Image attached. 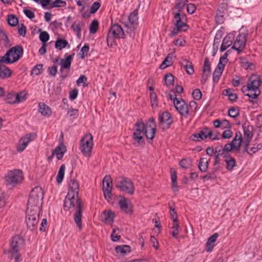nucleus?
Wrapping results in <instances>:
<instances>
[{"instance_id": "nucleus-1", "label": "nucleus", "mask_w": 262, "mask_h": 262, "mask_svg": "<svg viewBox=\"0 0 262 262\" xmlns=\"http://www.w3.org/2000/svg\"><path fill=\"white\" fill-rule=\"evenodd\" d=\"M63 207L65 211L71 212L72 210H75L74 221L79 229H81L82 227L81 224L82 205L78 195L71 193L67 194L64 201Z\"/></svg>"}, {"instance_id": "nucleus-2", "label": "nucleus", "mask_w": 262, "mask_h": 262, "mask_svg": "<svg viewBox=\"0 0 262 262\" xmlns=\"http://www.w3.org/2000/svg\"><path fill=\"white\" fill-rule=\"evenodd\" d=\"M43 195V190L40 187L34 188L30 192L27 209L40 210L42 204Z\"/></svg>"}, {"instance_id": "nucleus-3", "label": "nucleus", "mask_w": 262, "mask_h": 262, "mask_svg": "<svg viewBox=\"0 0 262 262\" xmlns=\"http://www.w3.org/2000/svg\"><path fill=\"white\" fill-rule=\"evenodd\" d=\"M261 83V80L258 75H251L248 79L246 85V90L248 91L246 95L253 99L256 98L260 94L259 88Z\"/></svg>"}, {"instance_id": "nucleus-4", "label": "nucleus", "mask_w": 262, "mask_h": 262, "mask_svg": "<svg viewBox=\"0 0 262 262\" xmlns=\"http://www.w3.org/2000/svg\"><path fill=\"white\" fill-rule=\"evenodd\" d=\"M24 243V239L21 237L19 236H14L11 242L10 249L7 252L9 258H14L16 262H18L20 259L18 251L23 248Z\"/></svg>"}, {"instance_id": "nucleus-5", "label": "nucleus", "mask_w": 262, "mask_h": 262, "mask_svg": "<svg viewBox=\"0 0 262 262\" xmlns=\"http://www.w3.org/2000/svg\"><path fill=\"white\" fill-rule=\"evenodd\" d=\"M23 49L19 46L14 47L9 50L5 55L0 59V62L12 63L17 61L23 55Z\"/></svg>"}, {"instance_id": "nucleus-6", "label": "nucleus", "mask_w": 262, "mask_h": 262, "mask_svg": "<svg viewBox=\"0 0 262 262\" xmlns=\"http://www.w3.org/2000/svg\"><path fill=\"white\" fill-rule=\"evenodd\" d=\"M145 125L141 121H138L133 128V143L136 146L143 145L144 144Z\"/></svg>"}, {"instance_id": "nucleus-7", "label": "nucleus", "mask_w": 262, "mask_h": 262, "mask_svg": "<svg viewBox=\"0 0 262 262\" xmlns=\"http://www.w3.org/2000/svg\"><path fill=\"white\" fill-rule=\"evenodd\" d=\"M24 180L23 172L19 169L9 171L5 176L7 186L15 187L21 183Z\"/></svg>"}, {"instance_id": "nucleus-8", "label": "nucleus", "mask_w": 262, "mask_h": 262, "mask_svg": "<svg viewBox=\"0 0 262 262\" xmlns=\"http://www.w3.org/2000/svg\"><path fill=\"white\" fill-rule=\"evenodd\" d=\"M116 187L129 194H133L135 187L132 181L128 178L119 177L115 180Z\"/></svg>"}, {"instance_id": "nucleus-9", "label": "nucleus", "mask_w": 262, "mask_h": 262, "mask_svg": "<svg viewBox=\"0 0 262 262\" xmlns=\"http://www.w3.org/2000/svg\"><path fill=\"white\" fill-rule=\"evenodd\" d=\"M93 146V137L91 134H87L81 140L80 144L81 151L85 156L90 157Z\"/></svg>"}, {"instance_id": "nucleus-10", "label": "nucleus", "mask_w": 262, "mask_h": 262, "mask_svg": "<svg viewBox=\"0 0 262 262\" xmlns=\"http://www.w3.org/2000/svg\"><path fill=\"white\" fill-rule=\"evenodd\" d=\"M40 210L27 209L26 210V223L28 228L33 230L38 224Z\"/></svg>"}, {"instance_id": "nucleus-11", "label": "nucleus", "mask_w": 262, "mask_h": 262, "mask_svg": "<svg viewBox=\"0 0 262 262\" xmlns=\"http://www.w3.org/2000/svg\"><path fill=\"white\" fill-rule=\"evenodd\" d=\"M124 36L125 33L122 27L118 24L113 25L108 33L107 37V43L109 45L110 41L112 43L115 39L124 38Z\"/></svg>"}, {"instance_id": "nucleus-12", "label": "nucleus", "mask_w": 262, "mask_h": 262, "mask_svg": "<svg viewBox=\"0 0 262 262\" xmlns=\"http://www.w3.org/2000/svg\"><path fill=\"white\" fill-rule=\"evenodd\" d=\"M173 105L176 110L181 116L186 118H188L189 112L188 106L183 99L179 98L176 99L175 101H174Z\"/></svg>"}, {"instance_id": "nucleus-13", "label": "nucleus", "mask_w": 262, "mask_h": 262, "mask_svg": "<svg viewBox=\"0 0 262 262\" xmlns=\"http://www.w3.org/2000/svg\"><path fill=\"white\" fill-rule=\"evenodd\" d=\"M186 16L184 13L176 12L174 13V18L176 20V27L181 31H185L188 29V26L185 22Z\"/></svg>"}, {"instance_id": "nucleus-14", "label": "nucleus", "mask_w": 262, "mask_h": 262, "mask_svg": "<svg viewBox=\"0 0 262 262\" xmlns=\"http://www.w3.org/2000/svg\"><path fill=\"white\" fill-rule=\"evenodd\" d=\"M159 124L163 129L168 128L172 123L171 115L167 112H164L159 114Z\"/></svg>"}, {"instance_id": "nucleus-15", "label": "nucleus", "mask_w": 262, "mask_h": 262, "mask_svg": "<svg viewBox=\"0 0 262 262\" xmlns=\"http://www.w3.org/2000/svg\"><path fill=\"white\" fill-rule=\"evenodd\" d=\"M102 189L105 198L108 201L112 196V181L110 176H106L103 180Z\"/></svg>"}, {"instance_id": "nucleus-16", "label": "nucleus", "mask_w": 262, "mask_h": 262, "mask_svg": "<svg viewBox=\"0 0 262 262\" xmlns=\"http://www.w3.org/2000/svg\"><path fill=\"white\" fill-rule=\"evenodd\" d=\"M246 42V38L245 35L244 34H239L236 37L232 48L239 53L245 48Z\"/></svg>"}, {"instance_id": "nucleus-17", "label": "nucleus", "mask_w": 262, "mask_h": 262, "mask_svg": "<svg viewBox=\"0 0 262 262\" xmlns=\"http://www.w3.org/2000/svg\"><path fill=\"white\" fill-rule=\"evenodd\" d=\"M36 138V135L34 133L27 135L23 137L20 140L17 146V150L19 151H23L27 146L28 143L31 141L34 140Z\"/></svg>"}, {"instance_id": "nucleus-18", "label": "nucleus", "mask_w": 262, "mask_h": 262, "mask_svg": "<svg viewBox=\"0 0 262 262\" xmlns=\"http://www.w3.org/2000/svg\"><path fill=\"white\" fill-rule=\"evenodd\" d=\"M101 219L105 224L112 225L114 222L115 214L110 210H105L101 214Z\"/></svg>"}, {"instance_id": "nucleus-19", "label": "nucleus", "mask_w": 262, "mask_h": 262, "mask_svg": "<svg viewBox=\"0 0 262 262\" xmlns=\"http://www.w3.org/2000/svg\"><path fill=\"white\" fill-rule=\"evenodd\" d=\"M211 72V67L209 59L207 57L205 58L203 68V73L202 76V83H205L210 76Z\"/></svg>"}, {"instance_id": "nucleus-20", "label": "nucleus", "mask_w": 262, "mask_h": 262, "mask_svg": "<svg viewBox=\"0 0 262 262\" xmlns=\"http://www.w3.org/2000/svg\"><path fill=\"white\" fill-rule=\"evenodd\" d=\"M74 56V53L72 55L65 54V58L60 59V65L61 69H70Z\"/></svg>"}, {"instance_id": "nucleus-21", "label": "nucleus", "mask_w": 262, "mask_h": 262, "mask_svg": "<svg viewBox=\"0 0 262 262\" xmlns=\"http://www.w3.org/2000/svg\"><path fill=\"white\" fill-rule=\"evenodd\" d=\"M119 205L121 209L125 212L126 213H129L132 212V205L126 199L124 198H121L119 201Z\"/></svg>"}, {"instance_id": "nucleus-22", "label": "nucleus", "mask_w": 262, "mask_h": 262, "mask_svg": "<svg viewBox=\"0 0 262 262\" xmlns=\"http://www.w3.org/2000/svg\"><path fill=\"white\" fill-rule=\"evenodd\" d=\"M79 190V184L77 181L75 180H71L69 183V189L68 194L78 195Z\"/></svg>"}, {"instance_id": "nucleus-23", "label": "nucleus", "mask_w": 262, "mask_h": 262, "mask_svg": "<svg viewBox=\"0 0 262 262\" xmlns=\"http://www.w3.org/2000/svg\"><path fill=\"white\" fill-rule=\"evenodd\" d=\"M156 131V125L152 124L151 125H146V128L144 130V135L146 136L147 139L152 140L155 136Z\"/></svg>"}, {"instance_id": "nucleus-24", "label": "nucleus", "mask_w": 262, "mask_h": 262, "mask_svg": "<svg viewBox=\"0 0 262 262\" xmlns=\"http://www.w3.org/2000/svg\"><path fill=\"white\" fill-rule=\"evenodd\" d=\"M219 237V234L217 233H214L212 236L209 237L206 244V250L207 252H210L215 246V242L216 241Z\"/></svg>"}, {"instance_id": "nucleus-25", "label": "nucleus", "mask_w": 262, "mask_h": 262, "mask_svg": "<svg viewBox=\"0 0 262 262\" xmlns=\"http://www.w3.org/2000/svg\"><path fill=\"white\" fill-rule=\"evenodd\" d=\"M242 142V136L240 132H236L235 137L231 142L233 150H239Z\"/></svg>"}, {"instance_id": "nucleus-26", "label": "nucleus", "mask_w": 262, "mask_h": 262, "mask_svg": "<svg viewBox=\"0 0 262 262\" xmlns=\"http://www.w3.org/2000/svg\"><path fill=\"white\" fill-rule=\"evenodd\" d=\"M234 36L232 34H228L223 39L221 47V51H224L227 49L228 47L230 46L233 42Z\"/></svg>"}, {"instance_id": "nucleus-27", "label": "nucleus", "mask_w": 262, "mask_h": 262, "mask_svg": "<svg viewBox=\"0 0 262 262\" xmlns=\"http://www.w3.org/2000/svg\"><path fill=\"white\" fill-rule=\"evenodd\" d=\"M38 111L43 116L49 117L52 114V111L50 107L45 103L39 104Z\"/></svg>"}, {"instance_id": "nucleus-28", "label": "nucleus", "mask_w": 262, "mask_h": 262, "mask_svg": "<svg viewBox=\"0 0 262 262\" xmlns=\"http://www.w3.org/2000/svg\"><path fill=\"white\" fill-rule=\"evenodd\" d=\"M224 161L226 163V168L228 170L231 171L236 165L235 159L228 154L224 155Z\"/></svg>"}, {"instance_id": "nucleus-29", "label": "nucleus", "mask_w": 262, "mask_h": 262, "mask_svg": "<svg viewBox=\"0 0 262 262\" xmlns=\"http://www.w3.org/2000/svg\"><path fill=\"white\" fill-rule=\"evenodd\" d=\"M66 151V147L63 145L57 146L52 152V156H56L58 160L62 158L64 154Z\"/></svg>"}, {"instance_id": "nucleus-30", "label": "nucleus", "mask_w": 262, "mask_h": 262, "mask_svg": "<svg viewBox=\"0 0 262 262\" xmlns=\"http://www.w3.org/2000/svg\"><path fill=\"white\" fill-rule=\"evenodd\" d=\"M208 138V128H204L200 133L194 134L191 136V139L194 141H200Z\"/></svg>"}, {"instance_id": "nucleus-31", "label": "nucleus", "mask_w": 262, "mask_h": 262, "mask_svg": "<svg viewBox=\"0 0 262 262\" xmlns=\"http://www.w3.org/2000/svg\"><path fill=\"white\" fill-rule=\"evenodd\" d=\"M224 64L218 63L215 71L213 72V79L214 82H217L224 69Z\"/></svg>"}, {"instance_id": "nucleus-32", "label": "nucleus", "mask_w": 262, "mask_h": 262, "mask_svg": "<svg viewBox=\"0 0 262 262\" xmlns=\"http://www.w3.org/2000/svg\"><path fill=\"white\" fill-rule=\"evenodd\" d=\"M10 70L4 65L0 64V78H7L11 76Z\"/></svg>"}, {"instance_id": "nucleus-33", "label": "nucleus", "mask_w": 262, "mask_h": 262, "mask_svg": "<svg viewBox=\"0 0 262 262\" xmlns=\"http://www.w3.org/2000/svg\"><path fill=\"white\" fill-rule=\"evenodd\" d=\"M116 251L117 253L123 256L130 251V247L128 245L118 246L116 247Z\"/></svg>"}, {"instance_id": "nucleus-34", "label": "nucleus", "mask_w": 262, "mask_h": 262, "mask_svg": "<svg viewBox=\"0 0 262 262\" xmlns=\"http://www.w3.org/2000/svg\"><path fill=\"white\" fill-rule=\"evenodd\" d=\"M209 160L206 158H202L200 159L199 164V168L202 172H206L208 168Z\"/></svg>"}, {"instance_id": "nucleus-35", "label": "nucleus", "mask_w": 262, "mask_h": 262, "mask_svg": "<svg viewBox=\"0 0 262 262\" xmlns=\"http://www.w3.org/2000/svg\"><path fill=\"white\" fill-rule=\"evenodd\" d=\"M173 62L172 55L169 54L160 66L161 69H164L171 66Z\"/></svg>"}, {"instance_id": "nucleus-36", "label": "nucleus", "mask_w": 262, "mask_h": 262, "mask_svg": "<svg viewBox=\"0 0 262 262\" xmlns=\"http://www.w3.org/2000/svg\"><path fill=\"white\" fill-rule=\"evenodd\" d=\"M173 224L171 228V234L173 237H174L175 238H177L178 236L179 233L180 226L178 222V220H177V221H173Z\"/></svg>"}, {"instance_id": "nucleus-37", "label": "nucleus", "mask_w": 262, "mask_h": 262, "mask_svg": "<svg viewBox=\"0 0 262 262\" xmlns=\"http://www.w3.org/2000/svg\"><path fill=\"white\" fill-rule=\"evenodd\" d=\"M187 2L188 0H178V2L173 8V10H177L176 12L181 13Z\"/></svg>"}, {"instance_id": "nucleus-38", "label": "nucleus", "mask_w": 262, "mask_h": 262, "mask_svg": "<svg viewBox=\"0 0 262 262\" xmlns=\"http://www.w3.org/2000/svg\"><path fill=\"white\" fill-rule=\"evenodd\" d=\"M65 169L66 167L64 165H62L59 168L57 176L56 177V181L58 183H60L62 182L64 176Z\"/></svg>"}, {"instance_id": "nucleus-39", "label": "nucleus", "mask_w": 262, "mask_h": 262, "mask_svg": "<svg viewBox=\"0 0 262 262\" xmlns=\"http://www.w3.org/2000/svg\"><path fill=\"white\" fill-rule=\"evenodd\" d=\"M120 232V229L117 227H115L113 230L112 233L111 234V239L113 242H116L120 239L121 236L119 235Z\"/></svg>"}, {"instance_id": "nucleus-40", "label": "nucleus", "mask_w": 262, "mask_h": 262, "mask_svg": "<svg viewBox=\"0 0 262 262\" xmlns=\"http://www.w3.org/2000/svg\"><path fill=\"white\" fill-rule=\"evenodd\" d=\"M68 45V42L67 40L63 39H58L55 42V48L59 50L65 48L67 45Z\"/></svg>"}, {"instance_id": "nucleus-41", "label": "nucleus", "mask_w": 262, "mask_h": 262, "mask_svg": "<svg viewBox=\"0 0 262 262\" xmlns=\"http://www.w3.org/2000/svg\"><path fill=\"white\" fill-rule=\"evenodd\" d=\"M66 1L62 0H55L51 3L50 7L57 8V7H64L66 6Z\"/></svg>"}, {"instance_id": "nucleus-42", "label": "nucleus", "mask_w": 262, "mask_h": 262, "mask_svg": "<svg viewBox=\"0 0 262 262\" xmlns=\"http://www.w3.org/2000/svg\"><path fill=\"white\" fill-rule=\"evenodd\" d=\"M220 134L216 130H210L208 128V138L211 140L218 139Z\"/></svg>"}, {"instance_id": "nucleus-43", "label": "nucleus", "mask_w": 262, "mask_h": 262, "mask_svg": "<svg viewBox=\"0 0 262 262\" xmlns=\"http://www.w3.org/2000/svg\"><path fill=\"white\" fill-rule=\"evenodd\" d=\"M43 69V66L41 64H39L35 66L32 70L31 74V75H39Z\"/></svg>"}, {"instance_id": "nucleus-44", "label": "nucleus", "mask_w": 262, "mask_h": 262, "mask_svg": "<svg viewBox=\"0 0 262 262\" xmlns=\"http://www.w3.org/2000/svg\"><path fill=\"white\" fill-rule=\"evenodd\" d=\"M165 82L167 86L172 85L174 82V77L171 74L168 73L165 75Z\"/></svg>"}, {"instance_id": "nucleus-45", "label": "nucleus", "mask_w": 262, "mask_h": 262, "mask_svg": "<svg viewBox=\"0 0 262 262\" xmlns=\"http://www.w3.org/2000/svg\"><path fill=\"white\" fill-rule=\"evenodd\" d=\"M184 62L186 63L184 65V68L186 72L189 75L192 74L194 73V70L191 62L188 60H184Z\"/></svg>"}, {"instance_id": "nucleus-46", "label": "nucleus", "mask_w": 262, "mask_h": 262, "mask_svg": "<svg viewBox=\"0 0 262 262\" xmlns=\"http://www.w3.org/2000/svg\"><path fill=\"white\" fill-rule=\"evenodd\" d=\"M180 166L183 168H188L192 165V162L190 159H184L180 162Z\"/></svg>"}, {"instance_id": "nucleus-47", "label": "nucleus", "mask_w": 262, "mask_h": 262, "mask_svg": "<svg viewBox=\"0 0 262 262\" xmlns=\"http://www.w3.org/2000/svg\"><path fill=\"white\" fill-rule=\"evenodd\" d=\"M239 110L238 107H232L229 109L228 115L232 118H235L238 116Z\"/></svg>"}, {"instance_id": "nucleus-48", "label": "nucleus", "mask_w": 262, "mask_h": 262, "mask_svg": "<svg viewBox=\"0 0 262 262\" xmlns=\"http://www.w3.org/2000/svg\"><path fill=\"white\" fill-rule=\"evenodd\" d=\"M89 51V47L86 45H84L80 50V51L79 53V55L80 58H84L85 56H87L88 53Z\"/></svg>"}, {"instance_id": "nucleus-49", "label": "nucleus", "mask_w": 262, "mask_h": 262, "mask_svg": "<svg viewBox=\"0 0 262 262\" xmlns=\"http://www.w3.org/2000/svg\"><path fill=\"white\" fill-rule=\"evenodd\" d=\"M27 93L25 92H21L19 94H16L17 103H20L24 101L27 99Z\"/></svg>"}, {"instance_id": "nucleus-50", "label": "nucleus", "mask_w": 262, "mask_h": 262, "mask_svg": "<svg viewBox=\"0 0 262 262\" xmlns=\"http://www.w3.org/2000/svg\"><path fill=\"white\" fill-rule=\"evenodd\" d=\"M98 28V22L96 20H94L91 24L90 31L91 33H95Z\"/></svg>"}, {"instance_id": "nucleus-51", "label": "nucleus", "mask_w": 262, "mask_h": 262, "mask_svg": "<svg viewBox=\"0 0 262 262\" xmlns=\"http://www.w3.org/2000/svg\"><path fill=\"white\" fill-rule=\"evenodd\" d=\"M150 98L151 100V106L155 107L158 105L157 96L155 92H152L150 94Z\"/></svg>"}, {"instance_id": "nucleus-52", "label": "nucleus", "mask_w": 262, "mask_h": 262, "mask_svg": "<svg viewBox=\"0 0 262 262\" xmlns=\"http://www.w3.org/2000/svg\"><path fill=\"white\" fill-rule=\"evenodd\" d=\"M39 39L43 43H45L49 39L48 33L46 31L41 32L39 34Z\"/></svg>"}, {"instance_id": "nucleus-53", "label": "nucleus", "mask_w": 262, "mask_h": 262, "mask_svg": "<svg viewBox=\"0 0 262 262\" xmlns=\"http://www.w3.org/2000/svg\"><path fill=\"white\" fill-rule=\"evenodd\" d=\"M8 24L11 26H15L18 23V19L14 15H10L8 18Z\"/></svg>"}, {"instance_id": "nucleus-54", "label": "nucleus", "mask_w": 262, "mask_h": 262, "mask_svg": "<svg viewBox=\"0 0 262 262\" xmlns=\"http://www.w3.org/2000/svg\"><path fill=\"white\" fill-rule=\"evenodd\" d=\"M16 94L15 93H10L7 96V102L9 103H17V100L16 99Z\"/></svg>"}, {"instance_id": "nucleus-55", "label": "nucleus", "mask_w": 262, "mask_h": 262, "mask_svg": "<svg viewBox=\"0 0 262 262\" xmlns=\"http://www.w3.org/2000/svg\"><path fill=\"white\" fill-rule=\"evenodd\" d=\"M128 19L131 24H136L138 20L137 13L136 11L132 13L128 17Z\"/></svg>"}, {"instance_id": "nucleus-56", "label": "nucleus", "mask_w": 262, "mask_h": 262, "mask_svg": "<svg viewBox=\"0 0 262 262\" xmlns=\"http://www.w3.org/2000/svg\"><path fill=\"white\" fill-rule=\"evenodd\" d=\"M87 81V78L84 75H81L77 80V84L80 86L81 84H82V86L85 87L86 85L85 84Z\"/></svg>"}, {"instance_id": "nucleus-57", "label": "nucleus", "mask_w": 262, "mask_h": 262, "mask_svg": "<svg viewBox=\"0 0 262 262\" xmlns=\"http://www.w3.org/2000/svg\"><path fill=\"white\" fill-rule=\"evenodd\" d=\"M252 137V135L251 132L247 130H244V138L246 140V141L245 142L246 146H247L249 144V141Z\"/></svg>"}, {"instance_id": "nucleus-58", "label": "nucleus", "mask_w": 262, "mask_h": 262, "mask_svg": "<svg viewBox=\"0 0 262 262\" xmlns=\"http://www.w3.org/2000/svg\"><path fill=\"white\" fill-rule=\"evenodd\" d=\"M100 4L98 2H94L90 9V12L91 13H95L100 8Z\"/></svg>"}, {"instance_id": "nucleus-59", "label": "nucleus", "mask_w": 262, "mask_h": 262, "mask_svg": "<svg viewBox=\"0 0 262 262\" xmlns=\"http://www.w3.org/2000/svg\"><path fill=\"white\" fill-rule=\"evenodd\" d=\"M192 96L195 100H200L202 98V93L199 89L194 90L192 92Z\"/></svg>"}, {"instance_id": "nucleus-60", "label": "nucleus", "mask_w": 262, "mask_h": 262, "mask_svg": "<svg viewBox=\"0 0 262 262\" xmlns=\"http://www.w3.org/2000/svg\"><path fill=\"white\" fill-rule=\"evenodd\" d=\"M231 127V123L226 119L221 120V128L223 129L224 128H229Z\"/></svg>"}, {"instance_id": "nucleus-61", "label": "nucleus", "mask_w": 262, "mask_h": 262, "mask_svg": "<svg viewBox=\"0 0 262 262\" xmlns=\"http://www.w3.org/2000/svg\"><path fill=\"white\" fill-rule=\"evenodd\" d=\"M169 209H170V215H171V217L172 220H173V221H177V220H177L178 217H177V214L174 210V208L172 206H170Z\"/></svg>"}, {"instance_id": "nucleus-62", "label": "nucleus", "mask_w": 262, "mask_h": 262, "mask_svg": "<svg viewBox=\"0 0 262 262\" xmlns=\"http://www.w3.org/2000/svg\"><path fill=\"white\" fill-rule=\"evenodd\" d=\"M233 135L232 132L230 129H226L223 132L222 137L224 139H229Z\"/></svg>"}, {"instance_id": "nucleus-63", "label": "nucleus", "mask_w": 262, "mask_h": 262, "mask_svg": "<svg viewBox=\"0 0 262 262\" xmlns=\"http://www.w3.org/2000/svg\"><path fill=\"white\" fill-rule=\"evenodd\" d=\"M196 10V7L193 4L190 3L187 5V10L190 14L193 13Z\"/></svg>"}, {"instance_id": "nucleus-64", "label": "nucleus", "mask_w": 262, "mask_h": 262, "mask_svg": "<svg viewBox=\"0 0 262 262\" xmlns=\"http://www.w3.org/2000/svg\"><path fill=\"white\" fill-rule=\"evenodd\" d=\"M48 72L51 75L55 76L57 72V67L54 66L51 67H49L48 69Z\"/></svg>"}]
</instances>
